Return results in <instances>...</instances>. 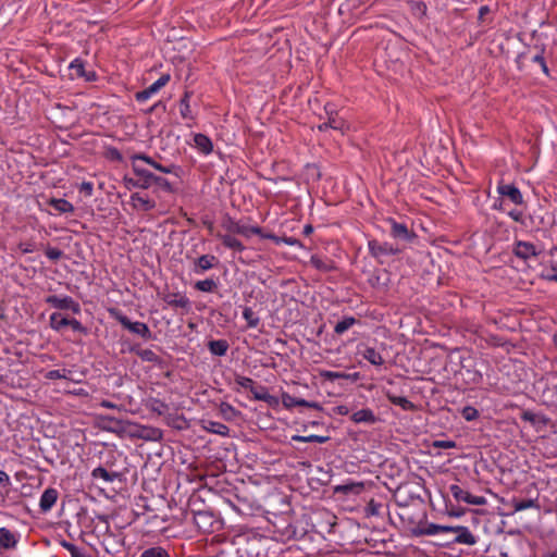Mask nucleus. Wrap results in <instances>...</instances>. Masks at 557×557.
<instances>
[{
    "instance_id": "680f3d73",
    "label": "nucleus",
    "mask_w": 557,
    "mask_h": 557,
    "mask_svg": "<svg viewBox=\"0 0 557 557\" xmlns=\"http://www.w3.org/2000/svg\"><path fill=\"white\" fill-rule=\"evenodd\" d=\"M145 437L149 440H158L161 437V431L158 429H150L149 434L145 435Z\"/></svg>"
},
{
    "instance_id": "13d9d810",
    "label": "nucleus",
    "mask_w": 557,
    "mask_h": 557,
    "mask_svg": "<svg viewBox=\"0 0 557 557\" xmlns=\"http://www.w3.org/2000/svg\"><path fill=\"white\" fill-rule=\"evenodd\" d=\"M94 190V185L91 182H83L79 186V191L84 193L85 196H91Z\"/></svg>"
},
{
    "instance_id": "ea45409f",
    "label": "nucleus",
    "mask_w": 557,
    "mask_h": 557,
    "mask_svg": "<svg viewBox=\"0 0 557 557\" xmlns=\"http://www.w3.org/2000/svg\"><path fill=\"white\" fill-rule=\"evenodd\" d=\"M310 263L320 271L329 272L333 269L332 262L327 260H323L318 256H312L310 259Z\"/></svg>"
},
{
    "instance_id": "4468645a",
    "label": "nucleus",
    "mask_w": 557,
    "mask_h": 557,
    "mask_svg": "<svg viewBox=\"0 0 557 557\" xmlns=\"http://www.w3.org/2000/svg\"><path fill=\"white\" fill-rule=\"evenodd\" d=\"M448 533L454 534V542L465 545H473L476 543L475 536L470 532L467 527H450Z\"/></svg>"
},
{
    "instance_id": "09e8293b",
    "label": "nucleus",
    "mask_w": 557,
    "mask_h": 557,
    "mask_svg": "<svg viewBox=\"0 0 557 557\" xmlns=\"http://www.w3.org/2000/svg\"><path fill=\"white\" fill-rule=\"evenodd\" d=\"M235 383L245 389H252V386L256 384L255 381L250 377L244 376V375H236L235 376Z\"/></svg>"
},
{
    "instance_id": "72a5a7b5",
    "label": "nucleus",
    "mask_w": 557,
    "mask_h": 557,
    "mask_svg": "<svg viewBox=\"0 0 557 557\" xmlns=\"http://www.w3.org/2000/svg\"><path fill=\"white\" fill-rule=\"evenodd\" d=\"M330 440L329 436H322V435H308V436H302V435H294L292 437V441L294 442H301V443H319V444H323V443H326L327 441Z\"/></svg>"
},
{
    "instance_id": "de8ad7c7",
    "label": "nucleus",
    "mask_w": 557,
    "mask_h": 557,
    "mask_svg": "<svg viewBox=\"0 0 557 557\" xmlns=\"http://www.w3.org/2000/svg\"><path fill=\"white\" fill-rule=\"evenodd\" d=\"M534 507H537L536 500L534 499H523L513 503V508L516 511H522Z\"/></svg>"
},
{
    "instance_id": "8fccbe9b",
    "label": "nucleus",
    "mask_w": 557,
    "mask_h": 557,
    "mask_svg": "<svg viewBox=\"0 0 557 557\" xmlns=\"http://www.w3.org/2000/svg\"><path fill=\"white\" fill-rule=\"evenodd\" d=\"M45 253L51 261H58L63 256V252L59 248L54 247H48Z\"/></svg>"
},
{
    "instance_id": "e2e57ef3",
    "label": "nucleus",
    "mask_w": 557,
    "mask_h": 557,
    "mask_svg": "<svg viewBox=\"0 0 557 557\" xmlns=\"http://www.w3.org/2000/svg\"><path fill=\"white\" fill-rule=\"evenodd\" d=\"M20 249L23 253H29L34 251L33 245L29 243L20 244Z\"/></svg>"
},
{
    "instance_id": "6e6552de",
    "label": "nucleus",
    "mask_w": 557,
    "mask_h": 557,
    "mask_svg": "<svg viewBox=\"0 0 557 557\" xmlns=\"http://www.w3.org/2000/svg\"><path fill=\"white\" fill-rule=\"evenodd\" d=\"M449 492L455 498V500L458 503L463 502L469 505L479 506L484 505L486 503V499L483 496H474L457 484H451L449 486Z\"/></svg>"
},
{
    "instance_id": "5701e85b",
    "label": "nucleus",
    "mask_w": 557,
    "mask_h": 557,
    "mask_svg": "<svg viewBox=\"0 0 557 557\" xmlns=\"http://www.w3.org/2000/svg\"><path fill=\"white\" fill-rule=\"evenodd\" d=\"M90 475L94 480H102L106 483H112L120 476L117 472H110L103 467L95 468Z\"/></svg>"
},
{
    "instance_id": "a19ab883",
    "label": "nucleus",
    "mask_w": 557,
    "mask_h": 557,
    "mask_svg": "<svg viewBox=\"0 0 557 557\" xmlns=\"http://www.w3.org/2000/svg\"><path fill=\"white\" fill-rule=\"evenodd\" d=\"M140 557H170V555L166 552V549H164L163 547L154 546V547H150L148 549H145L140 554Z\"/></svg>"
},
{
    "instance_id": "338daca9",
    "label": "nucleus",
    "mask_w": 557,
    "mask_h": 557,
    "mask_svg": "<svg viewBox=\"0 0 557 557\" xmlns=\"http://www.w3.org/2000/svg\"><path fill=\"white\" fill-rule=\"evenodd\" d=\"M336 412L341 416H346L349 413V409L347 406L341 405L335 408Z\"/></svg>"
},
{
    "instance_id": "2eb2a0df",
    "label": "nucleus",
    "mask_w": 557,
    "mask_h": 557,
    "mask_svg": "<svg viewBox=\"0 0 557 557\" xmlns=\"http://www.w3.org/2000/svg\"><path fill=\"white\" fill-rule=\"evenodd\" d=\"M391 235L400 240L411 242L416 238V234L409 231L405 223H398L395 220H391Z\"/></svg>"
},
{
    "instance_id": "37998d69",
    "label": "nucleus",
    "mask_w": 557,
    "mask_h": 557,
    "mask_svg": "<svg viewBox=\"0 0 557 557\" xmlns=\"http://www.w3.org/2000/svg\"><path fill=\"white\" fill-rule=\"evenodd\" d=\"M71 370L63 369V370H50L46 373L45 377L47 380H60V379H70Z\"/></svg>"
},
{
    "instance_id": "4be33fe9",
    "label": "nucleus",
    "mask_w": 557,
    "mask_h": 557,
    "mask_svg": "<svg viewBox=\"0 0 557 557\" xmlns=\"http://www.w3.org/2000/svg\"><path fill=\"white\" fill-rule=\"evenodd\" d=\"M203 429L210 433L218 434L221 436H228L230 434L228 426L218 421L205 420Z\"/></svg>"
},
{
    "instance_id": "4d7b16f0",
    "label": "nucleus",
    "mask_w": 557,
    "mask_h": 557,
    "mask_svg": "<svg viewBox=\"0 0 557 557\" xmlns=\"http://www.w3.org/2000/svg\"><path fill=\"white\" fill-rule=\"evenodd\" d=\"M433 446L436 448L449 449V448H455L456 443L454 441L441 440V441H435Z\"/></svg>"
},
{
    "instance_id": "aec40b11",
    "label": "nucleus",
    "mask_w": 557,
    "mask_h": 557,
    "mask_svg": "<svg viewBox=\"0 0 557 557\" xmlns=\"http://www.w3.org/2000/svg\"><path fill=\"white\" fill-rule=\"evenodd\" d=\"M194 143L199 152L206 156L212 152L213 144L207 135L196 134L194 137Z\"/></svg>"
},
{
    "instance_id": "7ed1b4c3",
    "label": "nucleus",
    "mask_w": 557,
    "mask_h": 557,
    "mask_svg": "<svg viewBox=\"0 0 557 557\" xmlns=\"http://www.w3.org/2000/svg\"><path fill=\"white\" fill-rule=\"evenodd\" d=\"M163 301L174 310H182L183 313H188L191 310V301L181 292H169L163 294Z\"/></svg>"
},
{
    "instance_id": "58836bf2",
    "label": "nucleus",
    "mask_w": 557,
    "mask_h": 557,
    "mask_svg": "<svg viewBox=\"0 0 557 557\" xmlns=\"http://www.w3.org/2000/svg\"><path fill=\"white\" fill-rule=\"evenodd\" d=\"M250 393L253 395V398L257 400L270 403L272 399V396L268 393V391L264 386H256V384H255L252 386V389H250Z\"/></svg>"
},
{
    "instance_id": "a878e982",
    "label": "nucleus",
    "mask_w": 557,
    "mask_h": 557,
    "mask_svg": "<svg viewBox=\"0 0 557 557\" xmlns=\"http://www.w3.org/2000/svg\"><path fill=\"white\" fill-rule=\"evenodd\" d=\"M228 343L226 339H213L208 343V349L209 351L214 355L222 357L224 356L228 350Z\"/></svg>"
},
{
    "instance_id": "412c9836",
    "label": "nucleus",
    "mask_w": 557,
    "mask_h": 557,
    "mask_svg": "<svg viewBox=\"0 0 557 557\" xmlns=\"http://www.w3.org/2000/svg\"><path fill=\"white\" fill-rule=\"evenodd\" d=\"M363 359L369 361L371 364L380 367L384 363L382 355L373 347L366 346L362 350H359Z\"/></svg>"
},
{
    "instance_id": "a18cd8bd",
    "label": "nucleus",
    "mask_w": 557,
    "mask_h": 557,
    "mask_svg": "<svg viewBox=\"0 0 557 557\" xmlns=\"http://www.w3.org/2000/svg\"><path fill=\"white\" fill-rule=\"evenodd\" d=\"M137 355L139 356V358L144 361H147V362H158L159 361V356L151 349H141L139 351H137Z\"/></svg>"
},
{
    "instance_id": "69168bd1",
    "label": "nucleus",
    "mask_w": 557,
    "mask_h": 557,
    "mask_svg": "<svg viewBox=\"0 0 557 557\" xmlns=\"http://www.w3.org/2000/svg\"><path fill=\"white\" fill-rule=\"evenodd\" d=\"M543 50L532 57V62L539 63L540 65L544 62Z\"/></svg>"
},
{
    "instance_id": "9d476101",
    "label": "nucleus",
    "mask_w": 557,
    "mask_h": 557,
    "mask_svg": "<svg viewBox=\"0 0 557 557\" xmlns=\"http://www.w3.org/2000/svg\"><path fill=\"white\" fill-rule=\"evenodd\" d=\"M369 251L372 257L374 258H381L384 256H395L400 252V250L397 247H394L389 243H380L375 239L370 240L368 244Z\"/></svg>"
},
{
    "instance_id": "c9c22d12",
    "label": "nucleus",
    "mask_w": 557,
    "mask_h": 557,
    "mask_svg": "<svg viewBox=\"0 0 557 557\" xmlns=\"http://www.w3.org/2000/svg\"><path fill=\"white\" fill-rule=\"evenodd\" d=\"M216 287L218 283L213 278H206L195 283V288L203 293H212Z\"/></svg>"
},
{
    "instance_id": "49530a36",
    "label": "nucleus",
    "mask_w": 557,
    "mask_h": 557,
    "mask_svg": "<svg viewBox=\"0 0 557 557\" xmlns=\"http://www.w3.org/2000/svg\"><path fill=\"white\" fill-rule=\"evenodd\" d=\"M158 185L160 186L162 189L166 190V191H172V185L171 183L164 178V177H161V176H157L152 173V178L150 181V186L151 185Z\"/></svg>"
},
{
    "instance_id": "0eeeda50",
    "label": "nucleus",
    "mask_w": 557,
    "mask_h": 557,
    "mask_svg": "<svg viewBox=\"0 0 557 557\" xmlns=\"http://www.w3.org/2000/svg\"><path fill=\"white\" fill-rule=\"evenodd\" d=\"M496 190L500 197L510 200L512 203L517 206H521L524 203L522 193L513 184H507L504 181H500L497 184Z\"/></svg>"
},
{
    "instance_id": "473e14b6",
    "label": "nucleus",
    "mask_w": 557,
    "mask_h": 557,
    "mask_svg": "<svg viewBox=\"0 0 557 557\" xmlns=\"http://www.w3.org/2000/svg\"><path fill=\"white\" fill-rule=\"evenodd\" d=\"M262 238H268V239H271L273 240L275 244H281V243H284L288 246H297V247H301V243L299 239L295 238V237H278L274 234H265V235H262Z\"/></svg>"
},
{
    "instance_id": "f3484780",
    "label": "nucleus",
    "mask_w": 557,
    "mask_h": 557,
    "mask_svg": "<svg viewBox=\"0 0 557 557\" xmlns=\"http://www.w3.org/2000/svg\"><path fill=\"white\" fill-rule=\"evenodd\" d=\"M59 497V492L49 487L44 491L39 500V507L42 512H48L55 505Z\"/></svg>"
},
{
    "instance_id": "79ce46f5",
    "label": "nucleus",
    "mask_w": 557,
    "mask_h": 557,
    "mask_svg": "<svg viewBox=\"0 0 557 557\" xmlns=\"http://www.w3.org/2000/svg\"><path fill=\"white\" fill-rule=\"evenodd\" d=\"M153 169L160 171L161 173L165 174H174L175 176L180 175L181 169L176 166L175 164H169V165H162L161 163H158L154 161Z\"/></svg>"
},
{
    "instance_id": "603ef678",
    "label": "nucleus",
    "mask_w": 557,
    "mask_h": 557,
    "mask_svg": "<svg viewBox=\"0 0 557 557\" xmlns=\"http://www.w3.org/2000/svg\"><path fill=\"white\" fill-rule=\"evenodd\" d=\"M322 376L329 381H335L339 379H347L349 375L343 372L325 371Z\"/></svg>"
},
{
    "instance_id": "b1692460",
    "label": "nucleus",
    "mask_w": 557,
    "mask_h": 557,
    "mask_svg": "<svg viewBox=\"0 0 557 557\" xmlns=\"http://www.w3.org/2000/svg\"><path fill=\"white\" fill-rule=\"evenodd\" d=\"M70 318L65 317L61 312H53L49 317V325L52 330L61 332L67 326Z\"/></svg>"
},
{
    "instance_id": "bb28decb",
    "label": "nucleus",
    "mask_w": 557,
    "mask_h": 557,
    "mask_svg": "<svg viewBox=\"0 0 557 557\" xmlns=\"http://www.w3.org/2000/svg\"><path fill=\"white\" fill-rule=\"evenodd\" d=\"M49 205L59 213H72L74 211V206L62 198H51Z\"/></svg>"
},
{
    "instance_id": "6e6d98bb",
    "label": "nucleus",
    "mask_w": 557,
    "mask_h": 557,
    "mask_svg": "<svg viewBox=\"0 0 557 557\" xmlns=\"http://www.w3.org/2000/svg\"><path fill=\"white\" fill-rule=\"evenodd\" d=\"M67 326H70L73 331L86 334V327L76 319H70Z\"/></svg>"
},
{
    "instance_id": "0e129e2a",
    "label": "nucleus",
    "mask_w": 557,
    "mask_h": 557,
    "mask_svg": "<svg viewBox=\"0 0 557 557\" xmlns=\"http://www.w3.org/2000/svg\"><path fill=\"white\" fill-rule=\"evenodd\" d=\"M504 205H505V201H504V199H503V197H502V198L497 199V200L494 202V205H493V207H492V208H493L494 210L503 211V210H504Z\"/></svg>"
},
{
    "instance_id": "9b49d317",
    "label": "nucleus",
    "mask_w": 557,
    "mask_h": 557,
    "mask_svg": "<svg viewBox=\"0 0 557 557\" xmlns=\"http://www.w3.org/2000/svg\"><path fill=\"white\" fill-rule=\"evenodd\" d=\"M170 81L169 74L161 75L154 83L141 91L136 92L135 98L138 102H146L150 97L157 94Z\"/></svg>"
},
{
    "instance_id": "1a4fd4ad",
    "label": "nucleus",
    "mask_w": 557,
    "mask_h": 557,
    "mask_svg": "<svg viewBox=\"0 0 557 557\" xmlns=\"http://www.w3.org/2000/svg\"><path fill=\"white\" fill-rule=\"evenodd\" d=\"M512 252L517 258L523 260L524 262L536 258L539 255L536 247L532 243L524 240L516 242L513 244Z\"/></svg>"
},
{
    "instance_id": "864d4df0",
    "label": "nucleus",
    "mask_w": 557,
    "mask_h": 557,
    "mask_svg": "<svg viewBox=\"0 0 557 557\" xmlns=\"http://www.w3.org/2000/svg\"><path fill=\"white\" fill-rule=\"evenodd\" d=\"M515 222L517 223H520L522 225L525 224V221H524V215H523V212L521 210H517V209H513V210H510L508 211L507 213Z\"/></svg>"
},
{
    "instance_id": "6ab92c4d",
    "label": "nucleus",
    "mask_w": 557,
    "mask_h": 557,
    "mask_svg": "<svg viewBox=\"0 0 557 557\" xmlns=\"http://www.w3.org/2000/svg\"><path fill=\"white\" fill-rule=\"evenodd\" d=\"M131 202L136 210L150 211L156 207V202L152 199L144 197L139 193L132 194Z\"/></svg>"
},
{
    "instance_id": "5fc2aeb1",
    "label": "nucleus",
    "mask_w": 557,
    "mask_h": 557,
    "mask_svg": "<svg viewBox=\"0 0 557 557\" xmlns=\"http://www.w3.org/2000/svg\"><path fill=\"white\" fill-rule=\"evenodd\" d=\"M131 160H132V163L133 162L138 163V161H144L145 163H147V164H149L151 166L154 163V160L151 157H149V156H147L145 153L134 154V156H132Z\"/></svg>"
},
{
    "instance_id": "bf43d9fd",
    "label": "nucleus",
    "mask_w": 557,
    "mask_h": 557,
    "mask_svg": "<svg viewBox=\"0 0 557 557\" xmlns=\"http://www.w3.org/2000/svg\"><path fill=\"white\" fill-rule=\"evenodd\" d=\"M521 419L524 420V421L531 422L532 424H534V423L537 422V414H535L532 411L527 410V411L522 412Z\"/></svg>"
},
{
    "instance_id": "f03ea898",
    "label": "nucleus",
    "mask_w": 557,
    "mask_h": 557,
    "mask_svg": "<svg viewBox=\"0 0 557 557\" xmlns=\"http://www.w3.org/2000/svg\"><path fill=\"white\" fill-rule=\"evenodd\" d=\"M133 172L136 177H124L125 186L131 188L148 189L152 178V172L143 168L140 164L133 162Z\"/></svg>"
},
{
    "instance_id": "f257e3e1",
    "label": "nucleus",
    "mask_w": 557,
    "mask_h": 557,
    "mask_svg": "<svg viewBox=\"0 0 557 557\" xmlns=\"http://www.w3.org/2000/svg\"><path fill=\"white\" fill-rule=\"evenodd\" d=\"M543 404L557 406V374H548L541 379L536 385Z\"/></svg>"
},
{
    "instance_id": "dca6fc26",
    "label": "nucleus",
    "mask_w": 557,
    "mask_h": 557,
    "mask_svg": "<svg viewBox=\"0 0 557 557\" xmlns=\"http://www.w3.org/2000/svg\"><path fill=\"white\" fill-rule=\"evenodd\" d=\"M218 263V259L213 255H202L194 261V273L202 274L212 269Z\"/></svg>"
},
{
    "instance_id": "a211bd4d",
    "label": "nucleus",
    "mask_w": 557,
    "mask_h": 557,
    "mask_svg": "<svg viewBox=\"0 0 557 557\" xmlns=\"http://www.w3.org/2000/svg\"><path fill=\"white\" fill-rule=\"evenodd\" d=\"M350 419L356 424H360V423L374 424L379 420L377 417L375 416V413L373 412V410L370 408H363L361 410L354 412L350 416Z\"/></svg>"
},
{
    "instance_id": "c85d7f7f",
    "label": "nucleus",
    "mask_w": 557,
    "mask_h": 557,
    "mask_svg": "<svg viewBox=\"0 0 557 557\" xmlns=\"http://www.w3.org/2000/svg\"><path fill=\"white\" fill-rule=\"evenodd\" d=\"M449 530H451L450 525H442V524L430 523L424 529H420L417 532V534L436 535V534H440V533H448Z\"/></svg>"
},
{
    "instance_id": "2f4dec72",
    "label": "nucleus",
    "mask_w": 557,
    "mask_h": 557,
    "mask_svg": "<svg viewBox=\"0 0 557 557\" xmlns=\"http://www.w3.org/2000/svg\"><path fill=\"white\" fill-rule=\"evenodd\" d=\"M219 237L222 240V244L230 249L239 252L245 249V246L236 237L232 235H220Z\"/></svg>"
},
{
    "instance_id": "774afa93",
    "label": "nucleus",
    "mask_w": 557,
    "mask_h": 557,
    "mask_svg": "<svg viewBox=\"0 0 557 557\" xmlns=\"http://www.w3.org/2000/svg\"><path fill=\"white\" fill-rule=\"evenodd\" d=\"M100 407L108 408V409H117L119 408L117 405H115L109 400H102L100 403Z\"/></svg>"
},
{
    "instance_id": "4c0bfd02",
    "label": "nucleus",
    "mask_w": 557,
    "mask_h": 557,
    "mask_svg": "<svg viewBox=\"0 0 557 557\" xmlns=\"http://www.w3.org/2000/svg\"><path fill=\"white\" fill-rule=\"evenodd\" d=\"M546 277L550 281H557V249L550 251L549 269Z\"/></svg>"
},
{
    "instance_id": "423d86ee",
    "label": "nucleus",
    "mask_w": 557,
    "mask_h": 557,
    "mask_svg": "<svg viewBox=\"0 0 557 557\" xmlns=\"http://www.w3.org/2000/svg\"><path fill=\"white\" fill-rule=\"evenodd\" d=\"M223 226L230 233L239 234L245 237H250L251 235H259L262 237V235H265L262 232V228L259 226H249V225L240 224L239 222L234 221L232 219H228L223 224Z\"/></svg>"
},
{
    "instance_id": "f8f14e48",
    "label": "nucleus",
    "mask_w": 557,
    "mask_h": 557,
    "mask_svg": "<svg viewBox=\"0 0 557 557\" xmlns=\"http://www.w3.org/2000/svg\"><path fill=\"white\" fill-rule=\"evenodd\" d=\"M20 534L7 528H0V553L14 549L18 543Z\"/></svg>"
},
{
    "instance_id": "3c124183",
    "label": "nucleus",
    "mask_w": 557,
    "mask_h": 557,
    "mask_svg": "<svg viewBox=\"0 0 557 557\" xmlns=\"http://www.w3.org/2000/svg\"><path fill=\"white\" fill-rule=\"evenodd\" d=\"M462 417L467 421H472V420H475L479 417V411L475 408L468 406V407L463 408Z\"/></svg>"
},
{
    "instance_id": "7c9ffc66",
    "label": "nucleus",
    "mask_w": 557,
    "mask_h": 557,
    "mask_svg": "<svg viewBox=\"0 0 557 557\" xmlns=\"http://www.w3.org/2000/svg\"><path fill=\"white\" fill-rule=\"evenodd\" d=\"M391 404L400 407L404 410H413L414 405L406 397L387 394Z\"/></svg>"
},
{
    "instance_id": "cd10ccee",
    "label": "nucleus",
    "mask_w": 557,
    "mask_h": 557,
    "mask_svg": "<svg viewBox=\"0 0 557 557\" xmlns=\"http://www.w3.org/2000/svg\"><path fill=\"white\" fill-rule=\"evenodd\" d=\"M60 545L70 553L71 557H92L85 548L78 547L72 542L62 540Z\"/></svg>"
},
{
    "instance_id": "20e7f679",
    "label": "nucleus",
    "mask_w": 557,
    "mask_h": 557,
    "mask_svg": "<svg viewBox=\"0 0 557 557\" xmlns=\"http://www.w3.org/2000/svg\"><path fill=\"white\" fill-rule=\"evenodd\" d=\"M115 319L119 323L129 332L139 335L145 339L151 338V332L148 325L144 322H132L126 315L119 313Z\"/></svg>"
},
{
    "instance_id": "e433bc0d",
    "label": "nucleus",
    "mask_w": 557,
    "mask_h": 557,
    "mask_svg": "<svg viewBox=\"0 0 557 557\" xmlns=\"http://www.w3.org/2000/svg\"><path fill=\"white\" fill-rule=\"evenodd\" d=\"M243 318L246 320L247 326L250 329L257 327L260 323L259 317L249 307L244 308Z\"/></svg>"
},
{
    "instance_id": "052dcab7",
    "label": "nucleus",
    "mask_w": 557,
    "mask_h": 557,
    "mask_svg": "<svg viewBox=\"0 0 557 557\" xmlns=\"http://www.w3.org/2000/svg\"><path fill=\"white\" fill-rule=\"evenodd\" d=\"M10 483L11 481L9 474L5 471L0 470V485L8 486Z\"/></svg>"
},
{
    "instance_id": "393cba45",
    "label": "nucleus",
    "mask_w": 557,
    "mask_h": 557,
    "mask_svg": "<svg viewBox=\"0 0 557 557\" xmlns=\"http://www.w3.org/2000/svg\"><path fill=\"white\" fill-rule=\"evenodd\" d=\"M325 110L329 115L327 125H330V128L335 129V131H341V132H344L345 129L348 128L346 122L342 117H339L337 114H334L333 109L329 110V107L326 106Z\"/></svg>"
},
{
    "instance_id": "c756f323",
    "label": "nucleus",
    "mask_w": 557,
    "mask_h": 557,
    "mask_svg": "<svg viewBox=\"0 0 557 557\" xmlns=\"http://www.w3.org/2000/svg\"><path fill=\"white\" fill-rule=\"evenodd\" d=\"M359 321L354 317H345L342 321L337 322L334 326V332L337 335H343L351 326L357 324Z\"/></svg>"
},
{
    "instance_id": "c03bdc74",
    "label": "nucleus",
    "mask_w": 557,
    "mask_h": 557,
    "mask_svg": "<svg viewBox=\"0 0 557 557\" xmlns=\"http://www.w3.org/2000/svg\"><path fill=\"white\" fill-rule=\"evenodd\" d=\"M70 70L72 71V75H75L76 77L85 76V65L79 59H75L71 62Z\"/></svg>"
},
{
    "instance_id": "f704fd0d",
    "label": "nucleus",
    "mask_w": 557,
    "mask_h": 557,
    "mask_svg": "<svg viewBox=\"0 0 557 557\" xmlns=\"http://www.w3.org/2000/svg\"><path fill=\"white\" fill-rule=\"evenodd\" d=\"M180 113L183 119L191 120L194 119L190 104H189V95L186 92L184 97L180 101Z\"/></svg>"
},
{
    "instance_id": "39448f33",
    "label": "nucleus",
    "mask_w": 557,
    "mask_h": 557,
    "mask_svg": "<svg viewBox=\"0 0 557 557\" xmlns=\"http://www.w3.org/2000/svg\"><path fill=\"white\" fill-rule=\"evenodd\" d=\"M46 302L59 310H71L75 314L81 312V305L70 296L50 295L46 298Z\"/></svg>"
},
{
    "instance_id": "ddd939ff",
    "label": "nucleus",
    "mask_w": 557,
    "mask_h": 557,
    "mask_svg": "<svg viewBox=\"0 0 557 557\" xmlns=\"http://www.w3.org/2000/svg\"><path fill=\"white\" fill-rule=\"evenodd\" d=\"M282 404L285 408L292 409L296 406L308 407L317 410H322V406L317 401H308L302 398H297L287 393L282 395Z\"/></svg>"
}]
</instances>
